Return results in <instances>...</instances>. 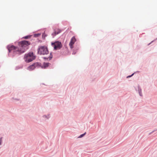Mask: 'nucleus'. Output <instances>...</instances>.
I'll list each match as a JSON object with an SVG mask.
<instances>
[{
	"mask_svg": "<svg viewBox=\"0 0 157 157\" xmlns=\"http://www.w3.org/2000/svg\"><path fill=\"white\" fill-rule=\"evenodd\" d=\"M133 75V74H132V75H130V76H128V77H128H128H131V76H132V75Z\"/></svg>",
	"mask_w": 157,
	"mask_h": 157,
	"instance_id": "nucleus-14",
	"label": "nucleus"
},
{
	"mask_svg": "<svg viewBox=\"0 0 157 157\" xmlns=\"http://www.w3.org/2000/svg\"><path fill=\"white\" fill-rule=\"evenodd\" d=\"M140 95L141 96H142V95L140 94Z\"/></svg>",
	"mask_w": 157,
	"mask_h": 157,
	"instance_id": "nucleus-15",
	"label": "nucleus"
},
{
	"mask_svg": "<svg viewBox=\"0 0 157 157\" xmlns=\"http://www.w3.org/2000/svg\"><path fill=\"white\" fill-rule=\"evenodd\" d=\"M61 32V30L59 29H56L54 30V32L52 33V35L53 36H55L59 33Z\"/></svg>",
	"mask_w": 157,
	"mask_h": 157,
	"instance_id": "nucleus-7",
	"label": "nucleus"
},
{
	"mask_svg": "<svg viewBox=\"0 0 157 157\" xmlns=\"http://www.w3.org/2000/svg\"><path fill=\"white\" fill-rule=\"evenodd\" d=\"M25 61L27 63H29L34 59L35 58V56H34L33 52H29L28 54L25 55Z\"/></svg>",
	"mask_w": 157,
	"mask_h": 157,
	"instance_id": "nucleus-2",
	"label": "nucleus"
},
{
	"mask_svg": "<svg viewBox=\"0 0 157 157\" xmlns=\"http://www.w3.org/2000/svg\"><path fill=\"white\" fill-rule=\"evenodd\" d=\"M52 46L55 50L60 49L62 47V45L60 42L56 41L54 43H52Z\"/></svg>",
	"mask_w": 157,
	"mask_h": 157,
	"instance_id": "nucleus-4",
	"label": "nucleus"
},
{
	"mask_svg": "<svg viewBox=\"0 0 157 157\" xmlns=\"http://www.w3.org/2000/svg\"><path fill=\"white\" fill-rule=\"evenodd\" d=\"M76 41V39L74 36H73L71 39L69 45L71 48H73V45Z\"/></svg>",
	"mask_w": 157,
	"mask_h": 157,
	"instance_id": "nucleus-6",
	"label": "nucleus"
},
{
	"mask_svg": "<svg viewBox=\"0 0 157 157\" xmlns=\"http://www.w3.org/2000/svg\"><path fill=\"white\" fill-rule=\"evenodd\" d=\"M40 35V34H35L34 35V36L35 37H37L39 36Z\"/></svg>",
	"mask_w": 157,
	"mask_h": 157,
	"instance_id": "nucleus-11",
	"label": "nucleus"
},
{
	"mask_svg": "<svg viewBox=\"0 0 157 157\" xmlns=\"http://www.w3.org/2000/svg\"><path fill=\"white\" fill-rule=\"evenodd\" d=\"M52 58V56L51 53L50 54V56L47 59H49V60H51Z\"/></svg>",
	"mask_w": 157,
	"mask_h": 157,
	"instance_id": "nucleus-10",
	"label": "nucleus"
},
{
	"mask_svg": "<svg viewBox=\"0 0 157 157\" xmlns=\"http://www.w3.org/2000/svg\"><path fill=\"white\" fill-rule=\"evenodd\" d=\"M86 134V132H85L84 134H82L80 135V136H79V138H81V137H82L84 135H85Z\"/></svg>",
	"mask_w": 157,
	"mask_h": 157,
	"instance_id": "nucleus-12",
	"label": "nucleus"
},
{
	"mask_svg": "<svg viewBox=\"0 0 157 157\" xmlns=\"http://www.w3.org/2000/svg\"><path fill=\"white\" fill-rule=\"evenodd\" d=\"M50 65V63H44L41 67L42 68L45 69L48 67Z\"/></svg>",
	"mask_w": 157,
	"mask_h": 157,
	"instance_id": "nucleus-8",
	"label": "nucleus"
},
{
	"mask_svg": "<svg viewBox=\"0 0 157 157\" xmlns=\"http://www.w3.org/2000/svg\"><path fill=\"white\" fill-rule=\"evenodd\" d=\"M30 44L29 42L24 40L18 43L19 47L13 45H8L7 48L9 51V56H13L16 54L20 55L24 52L27 49L26 47Z\"/></svg>",
	"mask_w": 157,
	"mask_h": 157,
	"instance_id": "nucleus-1",
	"label": "nucleus"
},
{
	"mask_svg": "<svg viewBox=\"0 0 157 157\" xmlns=\"http://www.w3.org/2000/svg\"><path fill=\"white\" fill-rule=\"evenodd\" d=\"M2 138H1L0 139V145H1V142H2Z\"/></svg>",
	"mask_w": 157,
	"mask_h": 157,
	"instance_id": "nucleus-13",
	"label": "nucleus"
},
{
	"mask_svg": "<svg viewBox=\"0 0 157 157\" xmlns=\"http://www.w3.org/2000/svg\"><path fill=\"white\" fill-rule=\"evenodd\" d=\"M44 117H46V116H44Z\"/></svg>",
	"mask_w": 157,
	"mask_h": 157,
	"instance_id": "nucleus-16",
	"label": "nucleus"
},
{
	"mask_svg": "<svg viewBox=\"0 0 157 157\" xmlns=\"http://www.w3.org/2000/svg\"><path fill=\"white\" fill-rule=\"evenodd\" d=\"M31 36H25L24 37H23V38L25 39H28V38H31Z\"/></svg>",
	"mask_w": 157,
	"mask_h": 157,
	"instance_id": "nucleus-9",
	"label": "nucleus"
},
{
	"mask_svg": "<svg viewBox=\"0 0 157 157\" xmlns=\"http://www.w3.org/2000/svg\"><path fill=\"white\" fill-rule=\"evenodd\" d=\"M38 53L40 55H44L48 53L47 47L45 46H40L38 50Z\"/></svg>",
	"mask_w": 157,
	"mask_h": 157,
	"instance_id": "nucleus-3",
	"label": "nucleus"
},
{
	"mask_svg": "<svg viewBox=\"0 0 157 157\" xmlns=\"http://www.w3.org/2000/svg\"><path fill=\"white\" fill-rule=\"evenodd\" d=\"M39 64L38 63H34L32 65L29 66L27 68V69L29 71H32L36 67H38Z\"/></svg>",
	"mask_w": 157,
	"mask_h": 157,
	"instance_id": "nucleus-5",
	"label": "nucleus"
}]
</instances>
